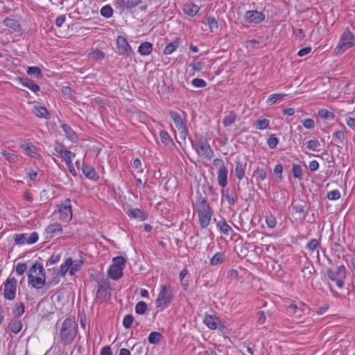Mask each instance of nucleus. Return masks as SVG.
Here are the masks:
<instances>
[{"instance_id": "nucleus-17", "label": "nucleus", "mask_w": 355, "mask_h": 355, "mask_svg": "<svg viewBox=\"0 0 355 355\" xmlns=\"http://www.w3.org/2000/svg\"><path fill=\"white\" fill-rule=\"evenodd\" d=\"M265 19V15L261 12L257 10H249L246 12L244 19L246 23L249 24H259L263 21Z\"/></svg>"}, {"instance_id": "nucleus-5", "label": "nucleus", "mask_w": 355, "mask_h": 355, "mask_svg": "<svg viewBox=\"0 0 355 355\" xmlns=\"http://www.w3.org/2000/svg\"><path fill=\"white\" fill-rule=\"evenodd\" d=\"M355 46V35L346 29L340 35L338 44L334 50L336 55H341L346 50Z\"/></svg>"}, {"instance_id": "nucleus-16", "label": "nucleus", "mask_w": 355, "mask_h": 355, "mask_svg": "<svg viewBox=\"0 0 355 355\" xmlns=\"http://www.w3.org/2000/svg\"><path fill=\"white\" fill-rule=\"evenodd\" d=\"M196 151L200 156L207 158L208 159H211L213 155L211 148L205 139H200L197 141Z\"/></svg>"}, {"instance_id": "nucleus-4", "label": "nucleus", "mask_w": 355, "mask_h": 355, "mask_svg": "<svg viewBox=\"0 0 355 355\" xmlns=\"http://www.w3.org/2000/svg\"><path fill=\"white\" fill-rule=\"evenodd\" d=\"M28 284L33 288L40 289L45 284V273L43 266L35 263L29 270Z\"/></svg>"}, {"instance_id": "nucleus-60", "label": "nucleus", "mask_w": 355, "mask_h": 355, "mask_svg": "<svg viewBox=\"0 0 355 355\" xmlns=\"http://www.w3.org/2000/svg\"><path fill=\"white\" fill-rule=\"evenodd\" d=\"M192 85L195 87L202 88V87H205L207 85V83H206V82L203 79H201V78H194L192 80Z\"/></svg>"}, {"instance_id": "nucleus-39", "label": "nucleus", "mask_w": 355, "mask_h": 355, "mask_svg": "<svg viewBox=\"0 0 355 355\" xmlns=\"http://www.w3.org/2000/svg\"><path fill=\"white\" fill-rule=\"evenodd\" d=\"M1 153L6 160L11 163L16 162L18 159L17 155L12 152L2 150Z\"/></svg>"}, {"instance_id": "nucleus-12", "label": "nucleus", "mask_w": 355, "mask_h": 355, "mask_svg": "<svg viewBox=\"0 0 355 355\" xmlns=\"http://www.w3.org/2000/svg\"><path fill=\"white\" fill-rule=\"evenodd\" d=\"M214 164L219 166L217 172V180L219 186L221 187H226L227 184L228 174V169L227 166H225L223 161L219 159H214Z\"/></svg>"}, {"instance_id": "nucleus-3", "label": "nucleus", "mask_w": 355, "mask_h": 355, "mask_svg": "<svg viewBox=\"0 0 355 355\" xmlns=\"http://www.w3.org/2000/svg\"><path fill=\"white\" fill-rule=\"evenodd\" d=\"M78 332V327L75 318H66L62 325L60 336L64 345H69L74 340Z\"/></svg>"}, {"instance_id": "nucleus-24", "label": "nucleus", "mask_w": 355, "mask_h": 355, "mask_svg": "<svg viewBox=\"0 0 355 355\" xmlns=\"http://www.w3.org/2000/svg\"><path fill=\"white\" fill-rule=\"evenodd\" d=\"M199 10V6L192 3H186L183 7L184 12L191 17L195 16L198 12Z\"/></svg>"}, {"instance_id": "nucleus-45", "label": "nucleus", "mask_w": 355, "mask_h": 355, "mask_svg": "<svg viewBox=\"0 0 355 355\" xmlns=\"http://www.w3.org/2000/svg\"><path fill=\"white\" fill-rule=\"evenodd\" d=\"M306 145H307V148L309 149V150H313V151H319V148L320 146V142L314 139H311L309 141H308V142L306 143Z\"/></svg>"}, {"instance_id": "nucleus-50", "label": "nucleus", "mask_w": 355, "mask_h": 355, "mask_svg": "<svg viewBox=\"0 0 355 355\" xmlns=\"http://www.w3.org/2000/svg\"><path fill=\"white\" fill-rule=\"evenodd\" d=\"M24 313V306L22 303L17 304L12 309V313L16 317H20Z\"/></svg>"}, {"instance_id": "nucleus-33", "label": "nucleus", "mask_w": 355, "mask_h": 355, "mask_svg": "<svg viewBox=\"0 0 355 355\" xmlns=\"http://www.w3.org/2000/svg\"><path fill=\"white\" fill-rule=\"evenodd\" d=\"M319 245V243L317 239H312L310 241L306 244V248L309 250L311 253L316 252V257L319 259V251L316 250Z\"/></svg>"}, {"instance_id": "nucleus-43", "label": "nucleus", "mask_w": 355, "mask_h": 355, "mask_svg": "<svg viewBox=\"0 0 355 355\" xmlns=\"http://www.w3.org/2000/svg\"><path fill=\"white\" fill-rule=\"evenodd\" d=\"M269 125V121L266 119H259L254 125L257 130H266Z\"/></svg>"}, {"instance_id": "nucleus-46", "label": "nucleus", "mask_w": 355, "mask_h": 355, "mask_svg": "<svg viewBox=\"0 0 355 355\" xmlns=\"http://www.w3.org/2000/svg\"><path fill=\"white\" fill-rule=\"evenodd\" d=\"M26 72L28 75L34 76L36 78H40L42 76L41 69L37 67H29Z\"/></svg>"}, {"instance_id": "nucleus-53", "label": "nucleus", "mask_w": 355, "mask_h": 355, "mask_svg": "<svg viewBox=\"0 0 355 355\" xmlns=\"http://www.w3.org/2000/svg\"><path fill=\"white\" fill-rule=\"evenodd\" d=\"M292 173L294 178L300 179L302 176L301 166L297 164H293L292 166Z\"/></svg>"}, {"instance_id": "nucleus-25", "label": "nucleus", "mask_w": 355, "mask_h": 355, "mask_svg": "<svg viewBox=\"0 0 355 355\" xmlns=\"http://www.w3.org/2000/svg\"><path fill=\"white\" fill-rule=\"evenodd\" d=\"M152 51L153 44L149 42H143L138 47V52L141 55H148Z\"/></svg>"}, {"instance_id": "nucleus-2", "label": "nucleus", "mask_w": 355, "mask_h": 355, "mask_svg": "<svg viewBox=\"0 0 355 355\" xmlns=\"http://www.w3.org/2000/svg\"><path fill=\"white\" fill-rule=\"evenodd\" d=\"M74 234V230L69 225L62 226L61 224L55 222L49 224L44 230V235L46 239L58 238H69Z\"/></svg>"}, {"instance_id": "nucleus-11", "label": "nucleus", "mask_w": 355, "mask_h": 355, "mask_svg": "<svg viewBox=\"0 0 355 355\" xmlns=\"http://www.w3.org/2000/svg\"><path fill=\"white\" fill-rule=\"evenodd\" d=\"M17 282L14 277L9 276L4 282L3 295L6 300H12L16 295Z\"/></svg>"}, {"instance_id": "nucleus-28", "label": "nucleus", "mask_w": 355, "mask_h": 355, "mask_svg": "<svg viewBox=\"0 0 355 355\" xmlns=\"http://www.w3.org/2000/svg\"><path fill=\"white\" fill-rule=\"evenodd\" d=\"M21 83L23 86L28 88L32 92L37 93L40 90V87L38 85L35 84L33 80L29 79H21Z\"/></svg>"}, {"instance_id": "nucleus-42", "label": "nucleus", "mask_w": 355, "mask_h": 355, "mask_svg": "<svg viewBox=\"0 0 355 355\" xmlns=\"http://www.w3.org/2000/svg\"><path fill=\"white\" fill-rule=\"evenodd\" d=\"M266 223L269 228H270V229L275 228L277 225L276 217L271 214H270L269 215H267L266 216Z\"/></svg>"}, {"instance_id": "nucleus-61", "label": "nucleus", "mask_w": 355, "mask_h": 355, "mask_svg": "<svg viewBox=\"0 0 355 355\" xmlns=\"http://www.w3.org/2000/svg\"><path fill=\"white\" fill-rule=\"evenodd\" d=\"M292 207L295 213L302 214L304 212L305 205L303 202L294 204Z\"/></svg>"}, {"instance_id": "nucleus-13", "label": "nucleus", "mask_w": 355, "mask_h": 355, "mask_svg": "<svg viewBox=\"0 0 355 355\" xmlns=\"http://www.w3.org/2000/svg\"><path fill=\"white\" fill-rule=\"evenodd\" d=\"M15 244L19 245H31L36 243L38 240V234L37 232L31 234H16L14 235Z\"/></svg>"}, {"instance_id": "nucleus-64", "label": "nucleus", "mask_w": 355, "mask_h": 355, "mask_svg": "<svg viewBox=\"0 0 355 355\" xmlns=\"http://www.w3.org/2000/svg\"><path fill=\"white\" fill-rule=\"evenodd\" d=\"M207 23H208V25L211 31L218 28V23H217V21L214 18L209 17L207 19Z\"/></svg>"}, {"instance_id": "nucleus-56", "label": "nucleus", "mask_w": 355, "mask_h": 355, "mask_svg": "<svg viewBox=\"0 0 355 355\" xmlns=\"http://www.w3.org/2000/svg\"><path fill=\"white\" fill-rule=\"evenodd\" d=\"M3 24H5V26H6L10 28H12L14 30H17V28L19 26L17 21H15V19H10V18L5 19L3 21Z\"/></svg>"}, {"instance_id": "nucleus-22", "label": "nucleus", "mask_w": 355, "mask_h": 355, "mask_svg": "<svg viewBox=\"0 0 355 355\" xmlns=\"http://www.w3.org/2000/svg\"><path fill=\"white\" fill-rule=\"evenodd\" d=\"M235 170H234V174L236 178L239 180H241L243 179L245 176V169L247 164L246 162L243 163L239 159H237L235 162Z\"/></svg>"}, {"instance_id": "nucleus-57", "label": "nucleus", "mask_w": 355, "mask_h": 355, "mask_svg": "<svg viewBox=\"0 0 355 355\" xmlns=\"http://www.w3.org/2000/svg\"><path fill=\"white\" fill-rule=\"evenodd\" d=\"M205 64L202 61H197L196 60H194L191 64H190V67L192 68V69L195 71H200L203 67H204Z\"/></svg>"}, {"instance_id": "nucleus-47", "label": "nucleus", "mask_w": 355, "mask_h": 355, "mask_svg": "<svg viewBox=\"0 0 355 355\" xmlns=\"http://www.w3.org/2000/svg\"><path fill=\"white\" fill-rule=\"evenodd\" d=\"M112 14H113V10H112V7L109 5L104 6L101 9V15L104 17L110 18L112 16Z\"/></svg>"}, {"instance_id": "nucleus-63", "label": "nucleus", "mask_w": 355, "mask_h": 355, "mask_svg": "<svg viewBox=\"0 0 355 355\" xmlns=\"http://www.w3.org/2000/svg\"><path fill=\"white\" fill-rule=\"evenodd\" d=\"M302 123L304 127L309 130L313 129L315 126L314 121L311 119H306L304 120Z\"/></svg>"}, {"instance_id": "nucleus-40", "label": "nucleus", "mask_w": 355, "mask_h": 355, "mask_svg": "<svg viewBox=\"0 0 355 355\" xmlns=\"http://www.w3.org/2000/svg\"><path fill=\"white\" fill-rule=\"evenodd\" d=\"M129 216L134 218H137L140 220H144L145 216L144 213L139 209H133L130 210Z\"/></svg>"}, {"instance_id": "nucleus-41", "label": "nucleus", "mask_w": 355, "mask_h": 355, "mask_svg": "<svg viewBox=\"0 0 355 355\" xmlns=\"http://www.w3.org/2000/svg\"><path fill=\"white\" fill-rule=\"evenodd\" d=\"M159 137L162 142L166 145L169 146L172 143V139L167 132L162 130L159 132Z\"/></svg>"}, {"instance_id": "nucleus-49", "label": "nucleus", "mask_w": 355, "mask_h": 355, "mask_svg": "<svg viewBox=\"0 0 355 355\" xmlns=\"http://www.w3.org/2000/svg\"><path fill=\"white\" fill-rule=\"evenodd\" d=\"M318 116L324 119H333L334 114L327 110L321 109L318 111Z\"/></svg>"}, {"instance_id": "nucleus-7", "label": "nucleus", "mask_w": 355, "mask_h": 355, "mask_svg": "<svg viewBox=\"0 0 355 355\" xmlns=\"http://www.w3.org/2000/svg\"><path fill=\"white\" fill-rule=\"evenodd\" d=\"M57 209L54 211L53 215L57 216V218L63 222H69L72 218V210L71 200H64L62 203L58 205Z\"/></svg>"}, {"instance_id": "nucleus-59", "label": "nucleus", "mask_w": 355, "mask_h": 355, "mask_svg": "<svg viewBox=\"0 0 355 355\" xmlns=\"http://www.w3.org/2000/svg\"><path fill=\"white\" fill-rule=\"evenodd\" d=\"M340 193L338 190H333L327 193V198L330 200H336L339 199Z\"/></svg>"}, {"instance_id": "nucleus-9", "label": "nucleus", "mask_w": 355, "mask_h": 355, "mask_svg": "<svg viewBox=\"0 0 355 355\" xmlns=\"http://www.w3.org/2000/svg\"><path fill=\"white\" fill-rule=\"evenodd\" d=\"M173 297L172 289L168 286L162 285L161 290L156 300V306L160 310L166 308Z\"/></svg>"}, {"instance_id": "nucleus-27", "label": "nucleus", "mask_w": 355, "mask_h": 355, "mask_svg": "<svg viewBox=\"0 0 355 355\" xmlns=\"http://www.w3.org/2000/svg\"><path fill=\"white\" fill-rule=\"evenodd\" d=\"M33 113L39 118L47 119L49 116L47 110L42 106H34Z\"/></svg>"}, {"instance_id": "nucleus-44", "label": "nucleus", "mask_w": 355, "mask_h": 355, "mask_svg": "<svg viewBox=\"0 0 355 355\" xmlns=\"http://www.w3.org/2000/svg\"><path fill=\"white\" fill-rule=\"evenodd\" d=\"M90 57L96 60H101L104 58V53L97 49H93L89 53Z\"/></svg>"}, {"instance_id": "nucleus-52", "label": "nucleus", "mask_w": 355, "mask_h": 355, "mask_svg": "<svg viewBox=\"0 0 355 355\" xmlns=\"http://www.w3.org/2000/svg\"><path fill=\"white\" fill-rule=\"evenodd\" d=\"M133 321L134 318L132 315H125L123 320V325L125 329H129L132 326Z\"/></svg>"}, {"instance_id": "nucleus-55", "label": "nucleus", "mask_w": 355, "mask_h": 355, "mask_svg": "<svg viewBox=\"0 0 355 355\" xmlns=\"http://www.w3.org/2000/svg\"><path fill=\"white\" fill-rule=\"evenodd\" d=\"M287 311L289 314H297V317L301 316L302 311L295 304H291L288 306Z\"/></svg>"}, {"instance_id": "nucleus-34", "label": "nucleus", "mask_w": 355, "mask_h": 355, "mask_svg": "<svg viewBox=\"0 0 355 355\" xmlns=\"http://www.w3.org/2000/svg\"><path fill=\"white\" fill-rule=\"evenodd\" d=\"M110 286L107 284H101L98 285V291H97V296L98 297H101V296H105L106 297L107 295H110Z\"/></svg>"}, {"instance_id": "nucleus-8", "label": "nucleus", "mask_w": 355, "mask_h": 355, "mask_svg": "<svg viewBox=\"0 0 355 355\" xmlns=\"http://www.w3.org/2000/svg\"><path fill=\"white\" fill-rule=\"evenodd\" d=\"M54 150L56 152V153L58 154L62 159V160L65 162V164L67 165L70 173L72 175L76 176V171L72 164V159L75 157V153H73L72 152L67 150L61 144L55 145Z\"/></svg>"}, {"instance_id": "nucleus-48", "label": "nucleus", "mask_w": 355, "mask_h": 355, "mask_svg": "<svg viewBox=\"0 0 355 355\" xmlns=\"http://www.w3.org/2000/svg\"><path fill=\"white\" fill-rule=\"evenodd\" d=\"M146 309L147 304L144 301L139 302L135 306V312L137 314H144L146 312Z\"/></svg>"}, {"instance_id": "nucleus-32", "label": "nucleus", "mask_w": 355, "mask_h": 355, "mask_svg": "<svg viewBox=\"0 0 355 355\" xmlns=\"http://www.w3.org/2000/svg\"><path fill=\"white\" fill-rule=\"evenodd\" d=\"M225 260V254L223 252L216 253L210 260L211 266H216L222 263Z\"/></svg>"}, {"instance_id": "nucleus-37", "label": "nucleus", "mask_w": 355, "mask_h": 355, "mask_svg": "<svg viewBox=\"0 0 355 355\" xmlns=\"http://www.w3.org/2000/svg\"><path fill=\"white\" fill-rule=\"evenodd\" d=\"M162 338V336L160 333L157 331L151 332L148 338V340L150 344H157Z\"/></svg>"}, {"instance_id": "nucleus-10", "label": "nucleus", "mask_w": 355, "mask_h": 355, "mask_svg": "<svg viewBox=\"0 0 355 355\" xmlns=\"http://www.w3.org/2000/svg\"><path fill=\"white\" fill-rule=\"evenodd\" d=\"M112 262L107 273L110 278L116 280L121 278L123 275L125 260L121 257H117L113 259Z\"/></svg>"}, {"instance_id": "nucleus-30", "label": "nucleus", "mask_w": 355, "mask_h": 355, "mask_svg": "<svg viewBox=\"0 0 355 355\" xmlns=\"http://www.w3.org/2000/svg\"><path fill=\"white\" fill-rule=\"evenodd\" d=\"M9 329L14 334H18L22 329V323L20 320H12L9 323Z\"/></svg>"}, {"instance_id": "nucleus-15", "label": "nucleus", "mask_w": 355, "mask_h": 355, "mask_svg": "<svg viewBox=\"0 0 355 355\" xmlns=\"http://www.w3.org/2000/svg\"><path fill=\"white\" fill-rule=\"evenodd\" d=\"M117 53L119 55L128 57L132 53V49L126 38L118 36L116 38Z\"/></svg>"}, {"instance_id": "nucleus-51", "label": "nucleus", "mask_w": 355, "mask_h": 355, "mask_svg": "<svg viewBox=\"0 0 355 355\" xmlns=\"http://www.w3.org/2000/svg\"><path fill=\"white\" fill-rule=\"evenodd\" d=\"M82 265L83 262L81 261L78 260L74 262L72 261V265L71 266V269L69 271L70 275H73L77 271H78L80 269Z\"/></svg>"}, {"instance_id": "nucleus-20", "label": "nucleus", "mask_w": 355, "mask_h": 355, "mask_svg": "<svg viewBox=\"0 0 355 355\" xmlns=\"http://www.w3.org/2000/svg\"><path fill=\"white\" fill-rule=\"evenodd\" d=\"M21 148L23 149L25 155L27 156L37 158L39 157V153H37V148L31 142L25 141L24 144L21 145Z\"/></svg>"}, {"instance_id": "nucleus-19", "label": "nucleus", "mask_w": 355, "mask_h": 355, "mask_svg": "<svg viewBox=\"0 0 355 355\" xmlns=\"http://www.w3.org/2000/svg\"><path fill=\"white\" fill-rule=\"evenodd\" d=\"M205 325L210 329H216L221 325V321L218 318L212 315H207L203 320Z\"/></svg>"}, {"instance_id": "nucleus-36", "label": "nucleus", "mask_w": 355, "mask_h": 355, "mask_svg": "<svg viewBox=\"0 0 355 355\" xmlns=\"http://www.w3.org/2000/svg\"><path fill=\"white\" fill-rule=\"evenodd\" d=\"M286 96V94L283 93L271 94L267 99V103L268 105H272L277 101L282 100Z\"/></svg>"}, {"instance_id": "nucleus-29", "label": "nucleus", "mask_w": 355, "mask_h": 355, "mask_svg": "<svg viewBox=\"0 0 355 355\" xmlns=\"http://www.w3.org/2000/svg\"><path fill=\"white\" fill-rule=\"evenodd\" d=\"M62 129L65 133L66 137L71 141H74L76 139V135L75 132L67 124L62 125Z\"/></svg>"}, {"instance_id": "nucleus-14", "label": "nucleus", "mask_w": 355, "mask_h": 355, "mask_svg": "<svg viewBox=\"0 0 355 355\" xmlns=\"http://www.w3.org/2000/svg\"><path fill=\"white\" fill-rule=\"evenodd\" d=\"M170 116L173 120L175 126L179 131L180 137L182 139L185 140L188 134V131L181 116L175 112H171Z\"/></svg>"}, {"instance_id": "nucleus-23", "label": "nucleus", "mask_w": 355, "mask_h": 355, "mask_svg": "<svg viewBox=\"0 0 355 355\" xmlns=\"http://www.w3.org/2000/svg\"><path fill=\"white\" fill-rule=\"evenodd\" d=\"M252 177L255 179L257 183L259 184L266 179V171L262 167L257 166L253 172Z\"/></svg>"}, {"instance_id": "nucleus-1", "label": "nucleus", "mask_w": 355, "mask_h": 355, "mask_svg": "<svg viewBox=\"0 0 355 355\" xmlns=\"http://www.w3.org/2000/svg\"><path fill=\"white\" fill-rule=\"evenodd\" d=\"M194 209L198 214L200 227L202 228L207 227L212 216V211L207 200L201 196H199L196 200Z\"/></svg>"}, {"instance_id": "nucleus-21", "label": "nucleus", "mask_w": 355, "mask_h": 355, "mask_svg": "<svg viewBox=\"0 0 355 355\" xmlns=\"http://www.w3.org/2000/svg\"><path fill=\"white\" fill-rule=\"evenodd\" d=\"M81 170L87 178L92 180H97L98 179L97 173L96 172L94 168L92 166L87 164H83Z\"/></svg>"}, {"instance_id": "nucleus-38", "label": "nucleus", "mask_w": 355, "mask_h": 355, "mask_svg": "<svg viewBox=\"0 0 355 355\" xmlns=\"http://www.w3.org/2000/svg\"><path fill=\"white\" fill-rule=\"evenodd\" d=\"M236 120V114L233 112H230L227 116H225L223 120V123L225 127L231 125L234 123Z\"/></svg>"}, {"instance_id": "nucleus-54", "label": "nucleus", "mask_w": 355, "mask_h": 355, "mask_svg": "<svg viewBox=\"0 0 355 355\" xmlns=\"http://www.w3.org/2000/svg\"><path fill=\"white\" fill-rule=\"evenodd\" d=\"M132 167L139 173H143L144 169L142 168V164L141 162V160L138 158H136L133 160L132 163Z\"/></svg>"}, {"instance_id": "nucleus-31", "label": "nucleus", "mask_w": 355, "mask_h": 355, "mask_svg": "<svg viewBox=\"0 0 355 355\" xmlns=\"http://www.w3.org/2000/svg\"><path fill=\"white\" fill-rule=\"evenodd\" d=\"M217 226L219 227L221 232L225 235H230L233 232L232 228L226 223L225 220H220Z\"/></svg>"}, {"instance_id": "nucleus-58", "label": "nucleus", "mask_w": 355, "mask_h": 355, "mask_svg": "<svg viewBox=\"0 0 355 355\" xmlns=\"http://www.w3.org/2000/svg\"><path fill=\"white\" fill-rule=\"evenodd\" d=\"M278 142V139L274 135H270L267 141L268 146L272 149L276 148Z\"/></svg>"}, {"instance_id": "nucleus-6", "label": "nucleus", "mask_w": 355, "mask_h": 355, "mask_svg": "<svg viewBox=\"0 0 355 355\" xmlns=\"http://www.w3.org/2000/svg\"><path fill=\"white\" fill-rule=\"evenodd\" d=\"M346 272L347 270L345 266L344 265H341L335 269L328 268L327 270V275L330 280L336 282V286L339 288H343L346 279Z\"/></svg>"}, {"instance_id": "nucleus-62", "label": "nucleus", "mask_w": 355, "mask_h": 355, "mask_svg": "<svg viewBox=\"0 0 355 355\" xmlns=\"http://www.w3.org/2000/svg\"><path fill=\"white\" fill-rule=\"evenodd\" d=\"M27 269V266L25 263H20L16 266V272L18 275H23Z\"/></svg>"}, {"instance_id": "nucleus-26", "label": "nucleus", "mask_w": 355, "mask_h": 355, "mask_svg": "<svg viewBox=\"0 0 355 355\" xmlns=\"http://www.w3.org/2000/svg\"><path fill=\"white\" fill-rule=\"evenodd\" d=\"M180 38H175L173 41L168 44L164 49V55H170L173 53L177 48L180 46Z\"/></svg>"}, {"instance_id": "nucleus-18", "label": "nucleus", "mask_w": 355, "mask_h": 355, "mask_svg": "<svg viewBox=\"0 0 355 355\" xmlns=\"http://www.w3.org/2000/svg\"><path fill=\"white\" fill-rule=\"evenodd\" d=\"M141 3V0H116L114 6L121 10L131 9Z\"/></svg>"}, {"instance_id": "nucleus-35", "label": "nucleus", "mask_w": 355, "mask_h": 355, "mask_svg": "<svg viewBox=\"0 0 355 355\" xmlns=\"http://www.w3.org/2000/svg\"><path fill=\"white\" fill-rule=\"evenodd\" d=\"M71 265H72V259L67 258L64 261V262L60 265L59 273L62 276H64L67 274V272L69 270V268L71 269Z\"/></svg>"}]
</instances>
